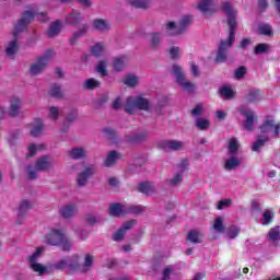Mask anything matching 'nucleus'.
I'll return each instance as SVG.
<instances>
[{
    "mask_svg": "<svg viewBox=\"0 0 280 280\" xmlns=\"http://www.w3.org/2000/svg\"><path fill=\"white\" fill-rule=\"evenodd\" d=\"M55 52L54 50H47L46 52L43 54L42 57L37 59L32 66H31V75H40V72L44 69H47V65L51 62V58H54Z\"/></svg>",
    "mask_w": 280,
    "mask_h": 280,
    "instance_id": "7",
    "label": "nucleus"
},
{
    "mask_svg": "<svg viewBox=\"0 0 280 280\" xmlns=\"http://www.w3.org/2000/svg\"><path fill=\"white\" fill-rule=\"evenodd\" d=\"M221 10L224 12L228 19V25L230 27V34L228 39L221 40L219 44V50L217 52V62H224L228 58V51L233 47L235 43V30H237V10L233 8L231 2L225 1L222 3Z\"/></svg>",
    "mask_w": 280,
    "mask_h": 280,
    "instance_id": "2",
    "label": "nucleus"
},
{
    "mask_svg": "<svg viewBox=\"0 0 280 280\" xmlns=\"http://www.w3.org/2000/svg\"><path fill=\"white\" fill-rule=\"evenodd\" d=\"M135 224H137L136 220L125 222L122 226L114 234V242H121L124 240V235H126V231H130Z\"/></svg>",
    "mask_w": 280,
    "mask_h": 280,
    "instance_id": "13",
    "label": "nucleus"
},
{
    "mask_svg": "<svg viewBox=\"0 0 280 280\" xmlns=\"http://www.w3.org/2000/svg\"><path fill=\"white\" fill-rule=\"evenodd\" d=\"M145 139H148V131H141L140 133L126 137L128 143H140V141H145Z\"/></svg>",
    "mask_w": 280,
    "mask_h": 280,
    "instance_id": "27",
    "label": "nucleus"
},
{
    "mask_svg": "<svg viewBox=\"0 0 280 280\" xmlns=\"http://www.w3.org/2000/svg\"><path fill=\"white\" fill-rule=\"evenodd\" d=\"M237 150H240V141L237 138H231L229 140V153L236 156Z\"/></svg>",
    "mask_w": 280,
    "mask_h": 280,
    "instance_id": "36",
    "label": "nucleus"
},
{
    "mask_svg": "<svg viewBox=\"0 0 280 280\" xmlns=\"http://www.w3.org/2000/svg\"><path fill=\"white\" fill-rule=\"evenodd\" d=\"M177 167H178V172H182V174H185V171L189 167V161L182 160Z\"/></svg>",
    "mask_w": 280,
    "mask_h": 280,
    "instance_id": "60",
    "label": "nucleus"
},
{
    "mask_svg": "<svg viewBox=\"0 0 280 280\" xmlns=\"http://www.w3.org/2000/svg\"><path fill=\"white\" fill-rule=\"evenodd\" d=\"M61 245H62V250H66V252L71 250V246H73L71 241L66 240L65 234H63V242H61Z\"/></svg>",
    "mask_w": 280,
    "mask_h": 280,
    "instance_id": "62",
    "label": "nucleus"
},
{
    "mask_svg": "<svg viewBox=\"0 0 280 280\" xmlns=\"http://www.w3.org/2000/svg\"><path fill=\"white\" fill-rule=\"evenodd\" d=\"M247 102H259V91H249V93L245 96Z\"/></svg>",
    "mask_w": 280,
    "mask_h": 280,
    "instance_id": "51",
    "label": "nucleus"
},
{
    "mask_svg": "<svg viewBox=\"0 0 280 280\" xmlns=\"http://www.w3.org/2000/svg\"><path fill=\"white\" fill-rule=\"evenodd\" d=\"M268 0H258V3H257V9H258V12H266V10H268Z\"/></svg>",
    "mask_w": 280,
    "mask_h": 280,
    "instance_id": "57",
    "label": "nucleus"
},
{
    "mask_svg": "<svg viewBox=\"0 0 280 280\" xmlns=\"http://www.w3.org/2000/svg\"><path fill=\"white\" fill-rule=\"evenodd\" d=\"M240 235V228L235 226V225H231L228 229V237L230 240H235V237Z\"/></svg>",
    "mask_w": 280,
    "mask_h": 280,
    "instance_id": "52",
    "label": "nucleus"
},
{
    "mask_svg": "<svg viewBox=\"0 0 280 280\" xmlns=\"http://www.w3.org/2000/svg\"><path fill=\"white\" fill-rule=\"evenodd\" d=\"M34 16H36L37 21H49V16H47V13L45 12H36V11H25L22 15V19L18 22V24L14 27L13 36L16 38L19 36L20 32H23L24 30H27V26L34 21Z\"/></svg>",
    "mask_w": 280,
    "mask_h": 280,
    "instance_id": "3",
    "label": "nucleus"
},
{
    "mask_svg": "<svg viewBox=\"0 0 280 280\" xmlns=\"http://www.w3.org/2000/svg\"><path fill=\"white\" fill-rule=\"evenodd\" d=\"M52 167L54 161H51V158L44 155L36 161L35 165H28L26 171L28 178H31V180H36L38 172H49Z\"/></svg>",
    "mask_w": 280,
    "mask_h": 280,
    "instance_id": "4",
    "label": "nucleus"
},
{
    "mask_svg": "<svg viewBox=\"0 0 280 280\" xmlns=\"http://www.w3.org/2000/svg\"><path fill=\"white\" fill-rule=\"evenodd\" d=\"M70 156L75 160L84 159V156H86V150L83 148H74L70 151Z\"/></svg>",
    "mask_w": 280,
    "mask_h": 280,
    "instance_id": "41",
    "label": "nucleus"
},
{
    "mask_svg": "<svg viewBox=\"0 0 280 280\" xmlns=\"http://www.w3.org/2000/svg\"><path fill=\"white\" fill-rule=\"evenodd\" d=\"M203 110H205V107L202 106V104H198L191 110V115H192V117H200V115H202Z\"/></svg>",
    "mask_w": 280,
    "mask_h": 280,
    "instance_id": "56",
    "label": "nucleus"
},
{
    "mask_svg": "<svg viewBox=\"0 0 280 280\" xmlns=\"http://www.w3.org/2000/svg\"><path fill=\"white\" fill-rule=\"evenodd\" d=\"M220 94L222 95V97H224V100H231V97L235 95V92H233V89H231V86H223L220 90Z\"/></svg>",
    "mask_w": 280,
    "mask_h": 280,
    "instance_id": "47",
    "label": "nucleus"
},
{
    "mask_svg": "<svg viewBox=\"0 0 280 280\" xmlns=\"http://www.w3.org/2000/svg\"><path fill=\"white\" fill-rule=\"evenodd\" d=\"M267 237H268L269 242H272L277 246V243L280 241V228L275 226V228L270 229Z\"/></svg>",
    "mask_w": 280,
    "mask_h": 280,
    "instance_id": "31",
    "label": "nucleus"
},
{
    "mask_svg": "<svg viewBox=\"0 0 280 280\" xmlns=\"http://www.w3.org/2000/svg\"><path fill=\"white\" fill-rule=\"evenodd\" d=\"M30 126L32 137H40L43 135V120L40 118H36Z\"/></svg>",
    "mask_w": 280,
    "mask_h": 280,
    "instance_id": "21",
    "label": "nucleus"
},
{
    "mask_svg": "<svg viewBox=\"0 0 280 280\" xmlns=\"http://www.w3.org/2000/svg\"><path fill=\"white\" fill-rule=\"evenodd\" d=\"M97 73H101L103 77L108 75V71H106V61H100L96 66Z\"/></svg>",
    "mask_w": 280,
    "mask_h": 280,
    "instance_id": "55",
    "label": "nucleus"
},
{
    "mask_svg": "<svg viewBox=\"0 0 280 280\" xmlns=\"http://www.w3.org/2000/svg\"><path fill=\"white\" fill-rule=\"evenodd\" d=\"M77 118H78V110L72 109L70 114L66 116V121H69V122L75 121Z\"/></svg>",
    "mask_w": 280,
    "mask_h": 280,
    "instance_id": "64",
    "label": "nucleus"
},
{
    "mask_svg": "<svg viewBox=\"0 0 280 280\" xmlns=\"http://www.w3.org/2000/svg\"><path fill=\"white\" fill-rule=\"evenodd\" d=\"M142 211H145V207L130 206L128 210H125L124 206L119 203H114L109 207V215L114 218H119V215H125V213H142Z\"/></svg>",
    "mask_w": 280,
    "mask_h": 280,
    "instance_id": "9",
    "label": "nucleus"
},
{
    "mask_svg": "<svg viewBox=\"0 0 280 280\" xmlns=\"http://www.w3.org/2000/svg\"><path fill=\"white\" fill-rule=\"evenodd\" d=\"M260 132H262V135H270V137H279L280 124H275V120L267 119L260 126Z\"/></svg>",
    "mask_w": 280,
    "mask_h": 280,
    "instance_id": "11",
    "label": "nucleus"
},
{
    "mask_svg": "<svg viewBox=\"0 0 280 280\" xmlns=\"http://www.w3.org/2000/svg\"><path fill=\"white\" fill-rule=\"evenodd\" d=\"M43 255H45V246H39L27 257L28 268L37 277H45V275H51L55 270H65L66 268L80 271V255L78 254L60 259L56 264L48 262L46 265L38 262Z\"/></svg>",
    "mask_w": 280,
    "mask_h": 280,
    "instance_id": "1",
    "label": "nucleus"
},
{
    "mask_svg": "<svg viewBox=\"0 0 280 280\" xmlns=\"http://www.w3.org/2000/svg\"><path fill=\"white\" fill-rule=\"evenodd\" d=\"M240 165H242V160L235 155H231L228 160H225L224 170H226V172H231L233 170H237Z\"/></svg>",
    "mask_w": 280,
    "mask_h": 280,
    "instance_id": "18",
    "label": "nucleus"
},
{
    "mask_svg": "<svg viewBox=\"0 0 280 280\" xmlns=\"http://www.w3.org/2000/svg\"><path fill=\"white\" fill-rule=\"evenodd\" d=\"M75 213H78V207L73 203L66 205L60 210L62 218H73Z\"/></svg>",
    "mask_w": 280,
    "mask_h": 280,
    "instance_id": "22",
    "label": "nucleus"
},
{
    "mask_svg": "<svg viewBox=\"0 0 280 280\" xmlns=\"http://www.w3.org/2000/svg\"><path fill=\"white\" fill-rule=\"evenodd\" d=\"M119 159V153L117 151H112L108 153L107 159L105 160V167L113 166L114 163H117Z\"/></svg>",
    "mask_w": 280,
    "mask_h": 280,
    "instance_id": "39",
    "label": "nucleus"
},
{
    "mask_svg": "<svg viewBox=\"0 0 280 280\" xmlns=\"http://www.w3.org/2000/svg\"><path fill=\"white\" fill-rule=\"evenodd\" d=\"M32 209V202L28 200H22L19 207V215H23L26 211H30Z\"/></svg>",
    "mask_w": 280,
    "mask_h": 280,
    "instance_id": "45",
    "label": "nucleus"
},
{
    "mask_svg": "<svg viewBox=\"0 0 280 280\" xmlns=\"http://www.w3.org/2000/svg\"><path fill=\"white\" fill-rule=\"evenodd\" d=\"M60 116V109L58 107H50L49 108V118L50 119H58V117Z\"/></svg>",
    "mask_w": 280,
    "mask_h": 280,
    "instance_id": "58",
    "label": "nucleus"
},
{
    "mask_svg": "<svg viewBox=\"0 0 280 280\" xmlns=\"http://www.w3.org/2000/svg\"><path fill=\"white\" fill-rule=\"evenodd\" d=\"M92 55L100 58L104 54V44L97 43L91 48Z\"/></svg>",
    "mask_w": 280,
    "mask_h": 280,
    "instance_id": "44",
    "label": "nucleus"
},
{
    "mask_svg": "<svg viewBox=\"0 0 280 280\" xmlns=\"http://www.w3.org/2000/svg\"><path fill=\"white\" fill-rule=\"evenodd\" d=\"M60 30H62V23L60 20L52 22L48 28L47 36L48 38H54L60 34Z\"/></svg>",
    "mask_w": 280,
    "mask_h": 280,
    "instance_id": "24",
    "label": "nucleus"
},
{
    "mask_svg": "<svg viewBox=\"0 0 280 280\" xmlns=\"http://www.w3.org/2000/svg\"><path fill=\"white\" fill-rule=\"evenodd\" d=\"M130 5L133 8H141L142 10H148L152 5V0H128Z\"/></svg>",
    "mask_w": 280,
    "mask_h": 280,
    "instance_id": "30",
    "label": "nucleus"
},
{
    "mask_svg": "<svg viewBox=\"0 0 280 280\" xmlns=\"http://www.w3.org/2000/svg\"><path fill=\"white\" fill-rule=\"evenodd\" d=\"M93 174H95V166H90L85 168L81 174H79L77 179L79 187H84V185H86V182L89 180V178H91V176H93Z\"/></svg>",
    "mask_w": 280,
    "mask_h": 280,
    "instance_id": "14",
    "label": "nucleus"
},
{
    "mask_svg": "<svg viewBox=\"0 0 280 280\" xmlns=\"http://www.w3.org/2000/svg\"><path fill=\"white\" fill-rule=\"evenodd\" d=\"M22 104L23 102L19 97H13L11 100V106L9 109L10 117H16V115H19V110H21Z\"/></svg>",
    "mask_w": 280,
    "mask_h": 280,
    "instance_id": "23",
    "label": "nucleus"
},
{
    "mask_svg": "<svg viewBox=\"0 0 280 280\" xmlns=\"http://www.w3.org/2000/svg\"><path fill=\"white\" fill-rule=\"evenodd\" d=\"M168 183H170V185H171L172 187H176V186L180 185V183H183V172H179V171H178V172L174 175V177L168 180Z\"/></svg>",
    "mask_w": 280,
    "mask_h": 280,
    "instance_id": "48",
    "label": "nucleus"
},
{
    "mask_svg": "<svg viewBox=\"0 0 280 280\" xmlns=\"http://www.w3.org/2000/svg\"><path fill=\"white\" fill-rule=\"evenodd\" d=\"M65 242V233L60 229H52L45 236V243L48 246H60Z\"/></svg>",
    "mask_w": 280,
    "mask_h": 280,
    "instance_id": "10",
    "label": "nucleus"
},
{
    "mask_svg": "<svg viewBox=\"0 0 280 280\" xmlns=\"http://www.w3.org/2000/svg\"><path fill=\"white\" fill-rule=\"evenodd\" d=\"M258 34L261 36H275V31H272V26L270 24H260L258 26Z\"/></svg>",
    "mask_w": 280,
    "mask_h": 280,
    "instance_id": "34",
    "label": "nucleus"
},
{
    "mask_svg": "<svg viewBox=\"0 0 280 280\" xmlns=\"http://www.w3.org/2000/svg\"><path fill=\"white\" fill-rule=\"evenodd\" d=\"M124 84H126L127 86L135 88L137 86V84H139V77L132 73L127 74L124 79Z\"/></svg>",
    "mask_w": 280,
    "mask_h": 280,
    "instance_id": "37",
    "label": "nucleus"
},
{
    "mask_svg": "<svg viewBox=\"0 0 280 280\" xmlns=\"http://www.w3.org/2000/svg\"><path fill=\"white\" fill-rule=\"evenodd\" d=\"M85 222L93 226V224H97L100 222V218H97V217H95L93 214H88L85 217Z\"/></svg>",
    "mask_w": 280,
    "mask_h": 280,
    "instance_id": "59",
    "label": "nucleus"
},
{
    "mask_svg": "<svg viewBox=\"0 0 280 280\" xmlns=\"http://www.w3.org/2000/svg\"><path fill=\"white\" fill-rule=\"evenodd\" d=\"M151 47H153V49H156L159 47H161V43L163 40V33H151Z\"/></svg>",
    "mask_w": 280,
    "mask_h": 280,
    "instance_id": "33",
    "label": "nucleus"
},
{
    "mask_svg": "<svg viewBox=\"0 0 280 280\" xmlns=\"http://www.w3.org/2000/svg\"><path fill=\"white\" fill-rule=\"evenodd\" d=\"M150 110V102L142 96H128L125 110L129 115H135V110Z\"/></svg>",
    "mask_w": 280,
    "mask_h": 280,
    "instance_id": "6",
    "label": "nucleus"
},
{
    "mask_svg": "<svg viewBox=\"0 0 280 280\" xmlns=\"http://www.w3.org/2000/svg\"><path fill=\"white\" fill-rule=\"evenodd\" d=\"M49 95H51V97H62V88L60 84L54 83L50 86Z\"/></svg>",
    "mask_w": 280,
    "mask_h": 280,
    "instance_id": "42",
    "label": "nucleus"
},
{
    "mask_svg": "<svg viewBox=\"0 0 280 280\" xmlns=\"http://www.w3.org/2000/svg\"><path fill=\"white\" fill-rule=\"evenodd\" d=\"M84 21V18L82 16V13L78 10H72L67 16H66V23L67 25H78Z\"/></svg>",
    "mask_w": 280,
    "mask_h": 280,
    "instance_id": "15",
    "label": "nucleus"
},
{
    "mask_svg": "<svg viewBox=\"0 0 280 280\" xmlns=\"http://www.w3.org/2000/svg\"><path fill=\"white\" fill-rule=\"evenodd\" d=\"M94 30H98V32H108L110 30V24L106 20L97 19L93 21Z\"/></svg>",
    "mask_w": 280,
    "mask_h": 280,
    "instance_id": "28",
    "label": "nucleus"
},
{
    "mask_svg": "<svg viewBox=\"0 0 280 280\" xmlns=\"http://www.w3.org/2000/svg\"><path fill=\"white\" fill-rule=\"evenodd\" d=\"M268 141H270V138L266 136H258L252 145L253 152H259V149L264 148Z\"/></svg>",
    "mask_w": 280,
    "mask_h": 280,
    "instance_id": "26",
    "label": "nucleus"
},
{
    "mask_svg": "<svg viewBox=\"0 0 280 280\" xmlns=\"http://www.w3.org/2000/svg\"><path fill=\"white\" fill-rule=\"evenodd\" d=\"M231 205H233V199H223L218 202L217 209H219V211H222V209H229Z\"/></svg>",
    "mask_w": 280,
    "mask_h": 280,
    "instance_id": "53",
    "label": "nucleus"
},
{
    "mask_svg": "<svg viewBox=\"0 0 280 280\" xmlns=\"http://www.w3.org/2000/svg\"><path fill=\"white\" fill-rule=\"evenodd\" d=\"M89 32V25L83 24L77 32L72 34L70 37V45H75L80 38L83 36H86V33Z\"/></svg>",
    "mask_w": 280,
    "mask_h": 280,
    "instance_id": "19",
    "label": "nucleus"
},
{
    "mask_svg": "<svg viewBox=\"0 0 280 280\" xmlns=\"http://www.w3.org/2000/svg\"><path fill=\"white\" fill-rule=\"evenodd\" d=\"M196 127L198 130H209L211 122L207 118L199 117L196 119Z\"/></svg>",
    "mask_w": 280,
    "mask_h": 280,
    "instance_id": "38",
    "label": "nucleus"
},
{
    "mask_svg": "<svg viewBox=\"0 0 280 280\" xmlns=\"http://www.w3.org/2000/svg\"><path fill=\"white\" fill-rule=\"evenodd\" d=\"M138 191H140V194H145L147 196H153L155 188L154 185L150 183H142L139 185Z\"/></svg>",
    "mask_w": 280,
    "mask_h": 280,
    "instance_id": "29",
    "label": "nucleus"
},
{
    "mask_svg": "<svg viewBox=\"0 0 280 280\" xmlns=\"http://www.w3.org/2000/svg\"><path fill=\"white\" fill-rule=\"evenodd\" d=\"M268 51H270V44H266V43L257 44L254 48V54L256 56L268 54Z\"/></svg>",
    "mask_w": 280,
    "mask_h": 280,
    "instance_id": "35",
    "label": "nucleus"
},
{
    "mask_svg": "<svg viewBox=\"0 0 280 280\" xmlns=\"http://www.w3.org/2000/svg\"><path fill=\"white\" fill-rule=\"evenodd\" d=\"M200 237H201V234L198 230H191L189 233H188V240L189 242H191L192 244H200Z\"/></svg>",
    "mask_w": 280,
    "mask_h": 280,
    "instance_id": "43",
    "label": "nucleus"
},
{
    "mask_svg": "<svg viewBox=\"0 0 280 280\" xmlns=\"http://www.w3.org/2000/svg\"><path fill=\"white\" fill-rule=\"evenodd\" d=\"M172 71L176 78L177 84H179V86H182V89L186 91V93H194L196 91V84L185 79L183 67L175 63L172 67Z\"/></svg>",
    "mask_w": 280,
    "mask_h": 280,
    "instance_id": "8",
    "label": "nucleus"
},
{
    "mask_svg": "<svg viewBox=\"0 0 280 280\" xmlns=\"http://www.w3.org/2000/svg\"><path fill=\"white\" fill-rule=\"evenodd\" d=\"M198 10H200L205 16L213 14V12H215V10H213V0H200Z\"/></svg>",
    "mask_w": 280,
    "mask_h": 280,
    "instance_id": "16",
    "label": "nucleus"
},
{
    "mask_svg": "<svg viewBox=\"0 0 280 280\" xmlns=\"http://www.w3.org/2000/svg\"><path fill=\"white\" fill-rule=\"evenodd\" d=\"M18 51H19V43L16 42V39H14L9 43L5 49V54L9 58H14Z\"/></svg>",
    "mask_w": 280,
    "mask_h": 280,
    "instance_id": "32",
    "label": "nucleus"
},
{
    "mask_svg": "<svg viewBox=\"0 0 280 280\" xmlns=\"http://www.w3.org/2000/svg\"><path fill=\"white\" fill-rule=\"evenodd\" d=\"M95 262V257L91 254H86L84 256V260L82 264H80L79 272H89L91 268L93 267V264Z\"/></svg>",
    "mask_w": 280,
    "mask_h": 280,
    "instance_id": "20",
    "label": "nucleus"
},
{
    "mask_svg": "<svg viewBox=\"0 0 280 280\" xmlns=\"http://www.w3.org/2000/svg\"><path fill=\"white\" fill-rule=\"evenodd\" d=\"M168 52L173 60H178V58H180V48L178 46L171 47Z\"/></svg>",
    "mask_w": 280,
    "mask_h": 280,
    "instance_id": "54",
    "label": "nucleus"
},
{
    "mask_svg": "<svg viewBox=\"0 0 280 280\" xmlns=\"http://www.w3.org/2000/svg\"><path fill=\"white\" fill-rule=\"evenodd\" d=\"M243 115L246 118L244 122L245 130H253V126L255 125V121L257 119V116H255V112L250 109H244Z\"/></svg>",
    "mask_w": 280,
    "mask_h": 280,
    "instance_id": "17",
    "label": "nucleus"
},
{
    "mask_svg": "<svg viewBox=\"0 0 280 280\" xmlns=\"http://www.w3.org/2000/svg\"><path fill=\"white\" fill-rule=\"evenodd\" d=\"M213 229L217 231V233L224 232V221L222 220V217H219L214 220Z\"/></svg>",
    "mask_w": 280,
    "mask_h": 280,
    "instance_id": "50",
    "label": "nucleus"
},
{
    "mask_svg": "<svg viewBox=\"0 0 280 280\" xmlns=\"http://www.w3.org/2000/svg\"><path fill=\"white\" fill-rule=\"evenodd\" d=\"M159 148L164 152H178L185 148V142L178 140H164L159 143Z\"/></svg>",
    "mask_w": 280,
    "mask_h": 280,
    "instance_id": "12",
    "label": "nucleus"
},
{
    "mask_svg": "<svg viewBox=\"0 0 280 280\" xmlns=\"http://www.w3.org/2000/svg\"><path fill=\"white\" fill-rule=\"evenodd\" d=\"M246 75V67L242 66L235 71V78L237 80H241V78H244Z\"/></svg>",
    "mask_w": 280,
    "mask_h": 280,
    "instance_id": "61",
    "label": "nucleus"
},
{
    "mask_svg": "<svg viewBox=\"0 0 280 280\" xmlns=\"http://www.w3.org/2000/svg\"><path fill=\"white\" fill-rule=\"evenodd\" d=\"M272 218H275V212L272 210H266L262 213V224L268 225L270 222H272Z\"/></svg>",
    "mask_w": 280,
    "mask_h": 280,
    "instance_id": "49",
    "label": "nucleus"
},
{
    "mask_svg": "<svg viewBox=\"0 0 280 280\" xmlns=\"http://www.w3.org/2000/svg\"><path fill=\"white\" fill-rule=\"evenodd\" d=\"M103 132H104V135H105V137H106L107 139L113 140V139H115V137H116L115 130H113V129H110V128L104 129Z\"/></svg>",
    "mask_w": 280,
    "mask_h": 280,
    "instance_id": "63",
    "label": "nucleus"
},
{
    "mask_svg": "<svg viewBox=\"0 0 280 280\" xmlns=\"http://www.w3.org/2000/svg\"><path fill=\"white\" fill-rule=\"evenodd\" d=\"M39 150H45V144H34L31 143L28 145V154L27 156H34L36 152H39Z\"/></svg>",
    "mask_w": 280,
    "mask_h": 280,
    "instance_id": "46",
    "label": "nucleus"
},
{
    "mask_svg": "<svg viewBox=\"0 0 280 280\" xmlns=\"http://www.w3.org/2000/svg\"><path fill=\"white\" fill-rule=\"evenodd\" d=\"M191 23H194V16L191 15H184L180 19L178 25H176L175 22H168L165 25V35L180 36V34H185V31L187 30V27H189V25H191Z\"/></svg>",
    "mask_w": 280,
    "mask_h": 280,
    "instance_id": "5",
    "label": "nucleus"
},
{
    "mask_svg": "<svg viewBox=\"0 0 280 280\" xmlns=\"http://www.w3.org/2000/svg\"><path fill=\"white\" fill-rule=\"evenodd\" d=\"M101 86L102 82L94 78L86 79L83 83L85 91H95V89H100Z\"/></svg>",
    "mask_w": 280,
    "mask_h": 280,
    "instance_id": "25",
    "label": "nucleus"
},
{
    "mask_svg": "<svg viewBox=\"0 0 280 280\" xmlns=\"http://www.w3.org/2000/svg\"><path fill=\"white\" fill-rule=\"evenodd\" d=\"M127 59L126 57H117L114 59V69L115 71H124L126 67Z\"/></svg>",
    "mask_w": 280,
    "mask_h": 280,
    "instance_id": "40",
    "label": "nucleus"
}]
</instances>
